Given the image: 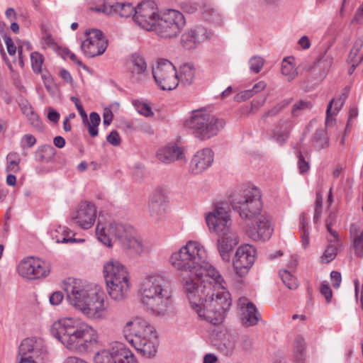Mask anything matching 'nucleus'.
<instances>
[{"instance_id": "nucleus-43", "label": "nucleus", "mask_w": 363, "mask_h": 363, "mask_svg": "<svg viewBox=\"0 0 363 363\" xmlns=\"http://www.w3.org/2000/svg\"><path fill=\"white\" fill-rule=\"evenodd\" d=\"M329 244L324 250L321 257V261L324 263H329L333 261L337 254V244Z\"/></svg>"}, {"instance_id": "nucleus-61", "label": "nucleus", "mask_w": 363, "mask_h": 363, "mask_svg": "<svg viewBox=\"0 0 363 363\" xmlns=\"http://www.w3.org/2000/svg\"><path fill=\"white\" fill-rule=\"evenodd\" d=\"M65 53L72 62L77 63L79 66L82 67L84 69H88V67L85 65H84L82 62V61L78 60V58L77 57L75 54L72 52L70 50H66L65 51Z\"/></svg>"}, {"instance_id": "nucleus-15", "label": "nucleus", "mask_w": 363, "mask_h": 363, "mask_svg": "<svg viewBox=\"0 0 363 363\" xmlns=\"http://www.w3.org/2000/svg\"><path fill=\"white\" fill-rule=\"evenodd\" d=\"M18 272L23 278L35 279L47 277L50 268L48 264L40 259L27 257L19 263Z\"/></svg>"}, {"instance_id": "nucleus-36", "label": "nucleus", "mask_w": 363, "mask_h": 363, "mask_svg": "<svg viewBox=\"0 0 363 363\" xmlns=\"http://www.w3.org/2000/svg\"><path fill=\"white\" fill-rule=\"evenodd\" d=\"M195 77V69L193 65L184 64L180 67L179 82L184 85H191Z\"/></svg>"}, {"instance_id": "nucleus-8", "label": "nucleus", "mask_w": 363, "mask_h": 363, "mask_svg": "<svg viewBox=\"0 0 363 363\" xmlns=\"http://www.w3.org/2000/svg\"><path fill=\"white\" fill-rule=\"evenodd\" d=\"M231 205L246 225L262 215L261 194L257 188L245 189L242 195L233 199Z\"/></svg>"}, {"instance_id": "nucleus-41", "label": "nucleus", "mask_w": 363, "mask_h": 363, "mask_svg": "<svg viewBox=\"0 0 363 363\" xmlns=\"http://www.w3.org/2000/svg\"><path fill=\"white\" fill-rule=\"evenodd\" d=\"M279 276L283 283L289 289H296L297 288L298 282L296 278L294 276H293L288 270H280Z\"/></svg>"}, {"instance_id": "nucleus-17", "label": "nucleus", "mask_w": 363, "mask_h": 363, "mask_svg": "<svg viewBox=\"0 0 363 363\" xmlns=\"http://www.w3.org/2000/svg\"><path fill=\"white\" fill-rule=\"evenodd\" d=\"M273 228L268 218L261 215L247 224L246 233L253 240H267L270 238Z\"/></svg>"}, {"instance_id": "nucleus-6", "label": "nucleus", "mask_w": 363, "mask_h": 363, "mask_svg": "<svg viewBox=\"0 0 363 363\" xmlns=\"http://www.w3.org/2000/svg\"><path fill=\"white\" fill-rule=\"evenodd\" d=\"M96 235L99 240L107 247L112 245V240L115 238L124 248L132 250L135 254H140L143 251L142 243L136 238L135 230L130 225L114 222L106 227L99 222Z\"/></svg>"}, {"instance_id": "nucleus-57", "label": "nucleus", "mask_w": 363, "mask_h": 363, "mask_svg": "<svg viewBox=\"0 0 363 363\" xmlns=\"http://www.w3.org/2000/svg\"><path fill=\"white\" fill-rule=\"evenodd\" d=\"M63 297L62 292L55 291L49 297L50 303L52 306H57L62 301Z\"/></svg>"}, {"instance_id": "nucleus-26", "label": "nucleus", "mask_w": 363, "mask_h": 363, "mask_svg": "<svg viewBox=\"0 0 363 363\" xmlns=\"http://www.w3.org/2000/svg\"><path fill=\"white\" fill-rule=\"evenodd\" d=\"M167 202V197L162 191H155L149 202L150 216L156 219L162 216L166 212Z\"/></svg>"}, {"instance_id": "nucleus-31", "label": "nucleus", "mask_w": 363, "mask_h": 363, "mask_svg": "<svg viewBox=\"0 0 363 363\" xmlns=\"http://www.w3.org/2000/svg\"><path fill=\"white\" fill-rule=\"evenodd\" d=\"M306 343L301 335L296 337L294 342V362L306 363Z\"/></svg>"}, {"instance_id": "nucleus-9", "label": "nucleus", "mask_w": 363, "mask_h": 363, "mask_svg": "<svg viewBox=\"0 0 363 363\" xmlns=\"http://www.w3.org/2000/svg\"><path fill=\"white\" fill-rule=\"evenodd\" d=\"M185 24L184 16L180 11L169 9L157 16L153 31L161 38H174L180 34Z\"/></svg>"}, {"instance_id": "nucleus-64", "label": "nucleus", "mask_w": 363, "mask_h": 363, "mask_svg": "<svg viewBox=\"0 0 363 363\" xmlns=\"http://www.w3.org/2000/svg\"><path fill=\"white\" fill-rule=\"evenodd\" d=\"M20 107L22 111V113L26 116H28L30 113H31L34 111L32 106L27 101H26L25 103L21 104Z\"/></svg>"}, {"instance_id": "nucleus-40", "label": "nucleus", "mask_w": 363, "mask_h": 363, "mask_svg": "<svg viewBox=\"0 0 363 363\" xmlns=\"http://www.w3.org/2000/svg\"><path fill=\"white\" fill-rule=\"evenodd\" d=\"M313 104L310 101L299 100L293 105L291 115L293 117H297L303 111L311 110Z\"/></svg>"}, {"instance_id": "nucleus-27", "label": "nucleus", "mask_w": 363, "mask_h": 363, "mask_svg": "<svg viewBox=\"0 0 363 363\" xmlns=\"http://www.w3.org/2000/svg\"><path fill=\"white\" fill-rule=\"evenodd\" d=\"M126 68L130 77L133 79L138 80L139 76L145 72L147 63L140 55L133 53L126 62Z\"/></svg>"}, {"instance_id": "nucleus-48", "label": "nucleus", "mask_w": 363, "mask_h": 363, "mask_svg": "<svg viewBox=\"0 0 363 363\" xmlns=\"http://www.w3.org/2000/svg\"><path fill=\"white\" fill-rule=\"evenodd\" d=\"M363 46V39L359 38H357L353 46H352V48L350 52V55H349V59H350V62H357L359 58H357V54L358 52L360 51V50L362 49Z\"/></svg>"}, {"instance_id": "nucleus-24", "label": "nucleus", "mask_w": 363, "mask_h": 363, "mask_svg": "<svg viewBox=\"0 0 363 363\" xmlns=\"http://www.w3.org/2000/svg\"><path fill=\"white\" fill-rule=\"evenodd\" d=\"M91 9L108 14L113 12L118 13L121 17L128 18L135 13L136 7H134L130 3L116 2L111 4L105 2L104 5L95 8L91 7Z\"/></svg>"}, {"instance_id": "nucleus-33", "label": "nucleus", "mask_w": 363, "mask_h": 363, "mask_svg": "<svg viewBox=\"0 0 363 363\" xmlns=\"http://www.w3.org/2000/svg\"><path fill=\"white\" fill-rule=\"evenodd\" d=\"M56 154L55 149L50 145H43L36 150L35 160L40 162H49L52 161Z\"/></svg>"}, {"instance_id": "nucleus-11", "label": "nucleus", "mask_w": 363, "mask_h": 363, "mask_svg": "<svg viewBox=\"0 0 363 363\" xmlns=\"http://www.w3.org/2000/svg\"><path fill=\"white\" fill-rule=\"evenodd\" d=\"M95 363H138L132 352L121 342H115L110 350H104L94 356Z\"/></svg>"}, {"instance_id": "nucleus-54", "label": "nucleus", "mask_w": 363, "mask_h": 363, "mask_svg": "<svg viewBox=\"0 0 363 363\" xmlns=\"http://www.w3.org/2000/svg\"><path fill=\"white\" fill-rule=\"evenodd\" d=\"M320 292L325 297L327 303L330 302L333 297V291L327 283L323 282L321 284L320 287Z\"/></svg>"}, {"instance_id": "nucleus-1", "label": "nucleus", "mask_w": 363, "mask_h": 363, "mask_svg": "<svg viewBox=\"0 0 363 363\" xmlns=\"http://www.w3.org/2000/svg\"><path fill=\"white\" fill-rule=\"evenodd\" d=\"M170 262L183 278L191 308L200 319L212 325L222 323L232 306L219 272L206 261V252L197 242L189 241L172 253Z\"/></svg>"}, {"instance_id": "nucleus-14", "label": "nucleus", "mask_w": 363, "mask_h": 363, "mask_svg": "<svg viewBox=\"0 0 363 363\" xmlns=\"http://www.w3.org/2000/svg\"><path fill=\"white\" fill-rule=\"evenodd\" d=\"M256 249L254 246L245 244L236 250L233 259L234 270L239 277L246 275L255 261Z\"/></svg>"}, {"instance_id": "nucleus-23", "label": "nucleus", "mask_w": 363, "mask_h": 363, "mask_svg": "<svg viewBox=\"0 0 363 363\" xmlns=\"http://www.w3.org/2000/svg\"><path fill=\"white\" fill-rule=\"evenodd\" d=\"M238 305L243 311L242 323L246 326H253L257 324L261 318L256 306L246 297H241L238 299Z\"/></svg>"}, {"instance_id": "nucleus-20", "label": "nucleus", "mask_w": 363, "mask_h": 363, "mask_svg": "<svg viewBox=\"0 0 363 363\" xmlns=\"http://www.w3.org/2000/svg\"><path fill=\"white\" fill-rule=\"evenodd\" d=\"M209 38L207 29L203 26L186 30L181 37V44L186 50L194 49L197 45Z\"/></svg>"}, {"instance_id": "nucleus-55", "label": "nucleus", "mask_w": 363, "mask_h": 363, "mask_svg": "<svg viewBox=\"0 0 363 363\" xmlns=\"http://www.w3.org/2000/svg\"><path fill=\"white\" fill-rule=\"evenodd\" d=\"M106 140L108 143L113 146H118L121 144V138L116 130H112L106 137Z\"/></svg>"}, {"instance_id": "nucleus-28", "label": "nucleus", "mask_w": 363, "mask_h": 363, "mask_svg": "<svg viewBox=\"0 0 363 363\" xmlns=\"http://www.w3.org/2000/svg\"><path fill=\"white\" fill-rule=\"evenodd\" d=\"M106 283L108 293L113 300L120 301L126 297L130 288L128 279Z\"/></svg>"}, {"instance_id": "nucleus-3", "label": "nucleus", "mask_w": 363, "mask_h": 363, "mask_svg": "<svg viewBox=\"0 0 363 363\" xmlns=\"http://www.w3.org/2000/svg\"><path fill=\"white\" fill-rule=\"evenodd\" d=\"M206 222L211 233L218 237L217 248L222 259L229 262L231 251L239 242L238 237L231 229L229 206L226 203L218 205L206 216Z\"/></svg>"}, {"instance_id": "nucleus-58", "label": "nucleus", "mask_w": 363, "mask_h": 363, "mask_svg": "<svg viewBox=\"0 0 363 363\" xmlns=\"http://www.w3.org/2000/svg\"><path fill=\"white\" fill-rule=\"evenodd\" d=\"M241 347L245 352H250L252 350V341L247 335H243L241 338Z\"/></svg>"}, {"instance_id": "nucleus-12", "label": "nucleus", "mask_w": 363, "mask_h": 363, "mask_svg": "<svg viewBox=\"0 0 363 363\" xmlns=\"http://www.w3.org/2000/svg\"><path fill=\"white\" fill-rule=\"evenodd\" d=\"M157 8L152 1H145L138 4L133 19L140 27L147 30H152L157 23Z\"/></svg>"}, {"instance_id": "nucleus-34", "label": "nucleus", "mask_w": 363, "mask_h": 363, "mask_svg": "<svg viewBox=\"0 0 363 363\" xmlns=\"http://www.w3.org/2000/svg\"><path fill=\"white\" fill-rule=\"evenodd\" d=\"M35 341L33 338H26L24 339L19 347L18 354L19 357H29V356L34 355V357L38 356V351L35 347Z\"/></svg>"}, {"instance_id": "nucleus-47", "label": "nucleus", "mask_w": 363, "mask_h": 363, "mask_svg": "<svg viewBox=\"0 0 363 363\" xmlns=\"http://www.w3.org/2000/svg\"><path fill=\"white\" fill-rule=\"evenodd\" d=\"M264 63V60L259 57L255 55L252 57L249 60L250 69L251 72L257 74L259 73Z\"/></svg>"}, {"instance_id": "nucleus-5", "label": "nucleus", "mask_w": 363, "mask_h": 363, "mask_svg": "<svg viewBox=\"0 0 363 363\" xmlns=\"http://www.w3.org/2000/svg\"><path fill=\"white\" fill-rule=\"evenodd\" d=\"M125 340L140 353L147 357L157 352L158 340L154 327L146 320L136 318L128 322L123 328Z\"/></svg>"}, {"instance_id": "nucleus-52", "label": "nucleus", "mask_w": 363, "mask_h": 363, "mask_svg": "<svg viewBox=\"0 0 363 363\" xmlns=\"http://www.w3.org/2000/svg\"><path fill=\"white\" fill-rule=\"evenodd\" d=\"M297 157L299 172L301 174H304L308 172L310 168L309 163L305 160L301 151H298Z\"/></svg>"}, {"instance_id": "nucleus-39", "label": "nucleus", "mask_w": 363, "mask_h": 363, "mask_svg": "<svg viewBox=\"0 0 363 363\" xmlns=\"http://www.w3.org/2000/svg\"><path fill=\"white\" fill-rule=\"evenodd\" d=\"M293 57H285L281 62V72L282 74L288 77L289 81L294 79L297 75V72L294 68Z\"/></svg>"}, {"instance_id": "nucleus-38", "label": "nucleus", "mask_w": 363, "mask_h": 363, "mask_svg": "<svg viewBox=\"0 0 363 363\" xmlns=\"http://www.w3.org/2000/svg\"><path fill=\"white\" fill-rule=\"evenodd\" d=\"M288 123L287 121H284L281 124L280 128H277L274 131L273 138L281 145L284 144L289 138L291 128Z\"/></svg>"}, {"instance_id": "nucleus-56", "label": "nucleus", "mask_w": 363, "mask_h": 363, "mask_svg": "<svg viewBox=\"0 0 363 363\" xmlns=\"http://www.w3.org/2000/svg\"><path fill=\"white\" fill-rule=\"evenodd\" d=\"M3 38L6 45L8 53L10 55H14L16 52V47L13 45L11 38L7 35H4Z\"/></svg>"}, {"instance_id": "nucleus-42", "label": "nucleus", "mask_w": 363, "mask_h": 363, "mask_svg": "<svg viewBox=\"0 0 363 363\" xmlns=\"http://www.w3.org/2000/svg\"><path fill=\"white\" fill-rule=\"evenodd\" d=\"M44 57L38 52H33L30 54L31 67L34 73L40 74L42 72V65Z\"/></svg>"}, {"instance_id": "nucleus-45", "label": "nucleus", "mask_w": 363, "mask_h": 363, "mask_svg": "<svg viewBox=\"0 0 363 363\" xmlns=\"http://www.w3.org/2000/svg\"><path fill=\"white\" fill-rule=\"evenodd\" d=\"M291 99H285L282 101L276 104L274 107H272L271 109L266 111L263 115L262 118L265 121L269 117H274L277 114H278L284 107H286L287 105H289L291 103Z\"/></svg>"}, {"instance_id": "nucleus-51", "label": "nucleus", "mask_w": 363, "mask_h": 363, "mask_svg": "<svg viewBox=\"0 0 363 363\" xmlns=\"http://www.w3.org/2000/svg\"><path fill=\"white\" fill-rule=\"evenodd\" d=\"M36 142L37 140L34 135L32 134H26L21 140V147L23 150L30 148L35 145Z\"/></svg>"}, {"instance_id": "nucleus-49", "label": "nucleus", "mask_w": 363, "mask_h": 363, "mask_svg": "<svg viewBox=\"0 0 363 363\" xmlns=\"http://www.w3.org/2000/svg\"><path fill=\"white\" fill-rule=\"evenodd\" d=\"M301 225L303 233L301 235V242L303 248H306L309 245V232L307 228L308 223L306 220L305 216L302 214L301 218Z\"/></svg>"}, {"instance_id": "nucleus-7", "label": "nucleus", "mask_w": 363, "mask_h": 363, "mask_svg": "<svg viewBox=\"0 0 363 363\" xmlns=\"http://www.w3.org/2000/svg\"><path fill=\"white\" fill-rule=\"evenodd\" d=\"M225 122L223 118L206 113L203 110H194L191 116L185 121L184 127L191 130L199 140H208L223 129Z\"/></svg>"}, {"instance_id": "nucleus-29", "label": "nucleus", "mask_w": 363, "mask_h": 363, "mask_svg": "<svg viewBox=\"0 0 363 363\" xmlns=\"http://www.w3.org/2000/svg\"><path fill=\"white\" fill-rule=\"evenodd\" d=\"M183 152L176 145H168L158 150L157 158L164 164H170L182 158Z\"/></svg>"}, {"instance_id": "nucleus-35", "label": "nucleus", "mask_w": 363, "mask_h": 363, "mask_svg": "<svg viewBox=\"0 0 363 363\" xmlns=\"http://www.w3.org/2000/svg\"><path fill=\"white\" fill-rule=\"evenodd\" d=\"M311 144L316 150H322L328 147L329 141L326 130L317 129L312 136Z\"/></svg>"}, {"instance_id": "nucleus-37", "label": "nucleus", "mask_w": 363, "mask_h": 363, "mask_svg": "<svg viewBox=\"0 0 363 363\" xmlns=\"http://www.w3.org/2000/svg\"><path fill=\"white\" fill-rule=\"evenodd\" d=\"M202 18L206 21L216 25H220L223 22L222 15L215 8L206 5L202 11Z\"/></svg>"}, {"instance_id": "nucleus-18", "label": "nucleus", "mask_w": 363, "mask_h": 363, "mask_svg": "<svg viewBox=\"0 0 363 363\" xmlns=\"http://www.w3.org/2000/svg\"><path fill=\"white\" fill-rule=\"evenodd\" d=\"M65 285L69 303L79 311L80 308L84 306L90 293L84 289L80 280L69 279Z\"/></svg>"}, {"instance_id": "nucleus-59", "label": "nucleus", "mask_w": 363, "mask_h": 363, "mask_svg": "<svg viewBox=\"0 0 363 363\" xmlns=\"http://www.w3.org/2000/svg\"><path fill=\"white\" fill-rule=\"evenodd\" d=\"M330 278L333 281V286L335 289L339 288L342 281L341 274L337 271H332L330 273Z\"/></svg>"}, {"instance_id": "nucleus-50", "label": "nucleus", "mask_w": 363, "mask_h": 363, "mask_svg": "<svg viewBox=\"0 0 363 363\" xmlns=\"http://www.w3.org/2000/svg\"><path fill=\"white\" fill-rule=\"evenodd\" d=\"M28 120L29 121L30 125L35 128L37 130L41 132L43 130V125L40 119L39 116L34 111L26 116Z\"/></svg>"}, {"instance_id": "nucleus-53", "label": "nucleus", "mask_w": 363, "mask_h": 363, "mask_svg": "<svg viewBox=\"0 0 363 363\" xmlns=\"http://www.w3.org/2000/svg\"><path fill=\"white\" fill-rule=\"evenodd\" d=\"M354 247L355 249V254L358 256L363 255V231L357 235L354 240Z\"/></svg>"}, {"instance_id": "nucleus-46", "label": "nucleus", "mask_w": 363, "mask_h": 363, "mask_svg": "<svg viewBox=\"0 0 363 363\" xmlns=\"http://www.w3.org/2000/svg\"><path fill=\"white\" fill-rule=\"evenodd\" d=\"M133 105L138 113L145 117H151L154 115L151 107L140 100H133Z\"/></svg>"}, {"instance_id": "nucleus-63", "label": "nucleus", "mask_w": 363, "mask_h": 363, "mask_svg": "<svg viewBox=\"0 0 363 363\" xmlns=\"http://www.w3.org/2000/svg\"><path fill=\"white\" fill-rule=\"evenodd\" d=\"M113 114L110 109L105 110L103 114V123L104 125H109L112 122Z\"/></svg>"}, {"instance_id": "nucleus-4", "label": "nucleus", "mask_w": 363, "mask_h": 363, "mask_svg": "<svg viewBox=\"0 0 363 363\" xmlns=\"http://www.w3.org/2000/svg\"><path fill=\"white\" fill-rule=\"evenodd\" d=\"M141 301L152 313L164 315L170 306L169 281L164 275L147 276L141 286Z\"/></svg>"}, {"instance_id": "nucleus-10", "label": "nucleus", "mask_w": 363, "mask_h": 363, "mask_svg": "<svg viewBox=\"0 0 363 363\" xmlns=\"http://www.w3.org/2000/svg\"><path fill=\"white\" fill-rule=\"evenodd\" d=\"M152 75L157 84L162 90L174 89L179 84V77L172 63L167 60H160L152 68Z\"/></svg>"}, {"instance_id": "nucleus-44", "label": "nucleus", "mask_w": 363, "mask_h": 363, "mask_svg": "<svg viewBox=\"0 0 363 363\" xmlns=\"http://www.w3.org/2000/svg\"><path fill=\"white\" fill-rule=\"evenodd\" d=\"M336 214L331 212L325 220L327 230L333 237V240H329L330 242H340L337 232L332 228L333 225L336 223Z\"/></svg>"}, {"instance_id": "nucleus-21", "label": "nucleus", "mask_w": 363, "mask_h": 363, "mask_svg": "<svg viewBox=\"0 0 363 363\" xmlns=\"http://www.w3.org/2000/svg\"><path fill=\"white\" fill-rule=\"evenodd\" d=\"M213 162V152L209 148L198 151L192 157L189 170L194 174H199L208 169Z\"/></svg>"}, {"instance_id": "nucleus-2", "label": "nucleus", "mask_w": 363, "mask_h": 363, "mask_svg": "<svg viewBox=\"0 0 363 363\" xmlns=\"http://www.w3.org/2000/svg\"><path fill=\"white\" fill-rule=\"evenodd\" d=\"M50 331L65 347L74 352H88L98 343L97 331L87 323L72 318L54 322Z\"/></svg>"}, {"instance_id": "nucleus-30", "label": "nucleus", "mask_w": 363, "mask_h": 363, "mask_svg": "<svg viewBox=\"0 0 363 363\" xmlns=\"http://www.w3.org/2000/svg\"><path fill=\"white\" fill-rule=\"evenodd\" d=\"M350 92V87L346 86L340 97L335 101L333 99L328 104L326 109L325 125L332 119L333 115L337 114L343 106Z\"/></svg>"}, {"instance_id": "nucleus-22", "label": "nucleus", "mask_w": 363, "mask_h": 363, "mask_svg": "<svg viewBox=\"0 0 363 363\" xmlns=\"http://www.w3.org/2000/svg\"><path fill=\"white\" fill-rule=\"evenodd\" d=\"M70 100L74 104L76 108L82 118L83 124L87 126L90 136L92 138L97 136L99 133L98 126L101 122L99 114L96 112H91L89 115L90 121H89L87 115L79 99L76 96H72Z\"/></svg>"}, {"instance_id": "nucleus-62", "label": "nucleus", "mask_w": 363, "mask_h": 363, "mask_svg": "<svg viewBox=\"0 0 363 363\" xmlns=\"http://www.w3.org/2000/svg\"><path fill=\"white\" fill-rule=\"evenodd\" d=\"M60 115L57 111L51 107L48 108V118L50 121L57 123L60 120Z\"/></svg>"}, {"instance_id": "nucleus-32", "label": "nucleus", "mask_w": 363, "mask_h": 363, "mask_svg": "<svg viewBox=\"0 0 363 363\" xmlns=\"http://www.w3.org/2000/svg\"><path fill=\"white\" fill-rule=\"evenodd\" d=\"M74 234L66 227L58 226L54 233H52V239L56 240L57 243H67V242H81L80 240H77L72 236Z\"/></svg>"}, {"instance_id": "nucleus-25", "label": "nucleus", "mask_w": 363, "mask_h": 363, "mask_svg": "<svg viewBox=\"0 0 363 363\" xmlns=\"http://www.w3.org/2000/svg\"><path fill=\"white\" fill-rule=\"evenodd\" d=\"M106 282L128 279V273L118 261L111 259L104 266Z\"/></svg>"}, {"instance_id": "nucleus-16", "label": "nucleus", "mask_w": 363, "mask_h": 363, "mask_svg": "<svg viewBox=\"0 0 363 363\" xmlns=\"http://www.w3.org/2000/svg\"><path fill=\"white\" fill-rule=\"evenodd\" d=\"M106 295L102 291L90 293L79 311L88 318L101 320L105 318L104 311L106 307L104 303Z\"/></svg>"}, {"instance_id": "nucleus-60", "label": "nucleus", "mask_w": 363, "mask_h": 363, "mask_svg": "<svg viewBox=\"0 0 363 363\" xmlns=\"http://www.w3.org/2000/svg\"><path fill=\"white\" fill-rule=\"evenodd\" d=\"M19 160H11L9 162H7V167L6 168V171L7 172H13V173H17L20 170V166H19Z\"/></svg>"}, {"instance_id": "nucleus-19", "label": "nucleus", "mask_w": 363, "mask_h": 363, "mask_svg": "<svg viewBox=\"0 0 363 363\" xmlns=\"http://www.w3.org/2000/svg\"><path fill=\"white\" fill-rule=\"evenodd\" d=\"M96 217L95 206L89 201H83L79 204L75 216L72 219L83 229H89L94 224Z\"/></svg>"}, {"instance_id": "nucleus-13", "label": "nucleus", "mask_w": 363, "mask_h": 363, "mask_svg": "<svg viewBox=\"0 0 363 363\" xmlns=\"http://www.w3.org/2000/svg\"><path fill=\"white\" fill-rule=\"evenodd\" d=\"M85 35L87 38L81 44L84 55L91 58L102 55L108 46L103 32L99 29H89L85 31Z\"/></svg>"}]
</instances>
